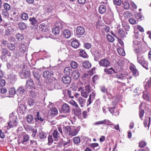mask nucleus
<instances>
[{
  "label": "nucleus",
  "mask_w": 151,
  "mask_h": 151,
  "mask_svg": "<svg viewBox=\"0 0 151 151\" xmlns=\"http://www.w3.org/2000/svg\"><path fill=\"white\" fill-rule=\"evenodd\" d=\"M106 6L104 5H101L99 8V12L101 14L104 13L106 11Z\"/></svg>",
  "instance_id": "nucleus-14"
},
{
  "label": "nucleus",
  "mask_w": 151,
  "mask_h": 151,
  "mask_svg": "<svg viewBox=\"0 0 151 151\" xmlns=\"http://www.w3.org/2000/svg\"><path fill=\"white\" fill-rule=\"evenodd\" d=\"M34 84L33 80L30 79L27 81L26 86L27 88L31 89L33 88Z\"/></svg>",
  "instance_id": "nucleus-12"
},
{
  "label": "nucleus",
  "mask_w": 151,
  "mask_h": 151,
  "mask_svg": "<svg viewBox=\"0 0 151 151\" xmlns=\"http://www.w3.org/2000/svg\"><path fill=\"white\" fill-rule=\"evenodd\" d=\"M4 7L5 10L9 11L11 10V7L10 5L6 3H5L4 5Z\"/></svg>",
  "instance_id": "nucleus-45"
},
{
  "label": "nucleus",
  "mask_w": 151,
  "mask_h": 151,
  "mask_svg": "<svg viewBox=\"0 0 151 151\" xmlns=\"http://www.w3.org/2000/svg\"><path fill=\"white\" fill-rule=\"evenodd\" d=\"M28 46L24 44H21L19 46L20 51L23 54L27 55V52Z\"/></svg>",
  "instance_id": "nucleus-7"
},
{
  "label": "nucleus",
  "mask_w": 151,
  "mask_h": 151,
  "mask_svg": "<svg viewBox=\"0 0 151 151\" xmlns=\"http://www.w3.org/2000/svg\"><path fill=\"white\" fill-rule=\"evenodd\" d=\"M71 80L70 77L69 76H64L62 78L63 82L65 84H69L71 82Z\"/></svg>",
  "instance_id": "nucleus-8"
},
{
  "label": "nucleus",
  "mask_w": 151,
  "mask_h": 151,
  "mask_svg": "<svg viewBox=\"0 0 151 151\" xmlns=\"http://www.w3.org/2000/svg\"><path fill=\"white\" fill-rule=\"evenodd\" d=\"M71 128L69 126H67L65 127L63 129V132L66 134H68L69 135V133L70 132Z\"/></svg>",
  "instance_id": "nucleus-31"
},
{
  "label": "nucleus",
  "mask_w": 151,
  "mask_h": 151,
  "mask_svg": "<svg viewBox=\"0 0 151 151\" xmlns=\"http://www.w3.org/2000/svg\"><path fill=\"white\" fill-rule=\"evenodd\" d=\"M47 134H46L42 131H40L39 132L38 134V137L40 139H42L46 137Z\"/></svg>",
  "instance_id": "nucleus-23"
},
{
  "label": "nucleus",
  "mask_w": 151,
  "mask_h": 151,
  "mask_svg": "<svg viewBox=\"0 0 151 151\" xmlns=\"http://www.w3.org/2000/svg\"><path fill=\"white\" fill-rule=\"evenodd\" d=\"M51 76V73L48 71H45L43 72V76L45 78H49Z\"/></svg>",
  "instance_id": "nucleus-26"
},
{
  "label": "nucleus",
  "mask_w": 151,
  "mask_h": 151,
  "mask_svg": "<svg viewBox=\"0 0 151 151\" xmlns=\"http://www.w3.org/2000/svg\"><path fill=\"white\" fill-rule=\"evenodd\" d=\"M54 139L56 140L58 137H59V133L58 132L57 129L54 130L52 133Z\"/></svg>",
  "instance_id": "nucleus-30"
},
{
  "label": "nucleus",
  "mask_w": 151,
  "mask_h": 151,
  "mask_svg": "<svg viewBox=\"0 0 151 151\" xmlns=\"http://www.w3.org/2000/svg\"><path fill=\"white\" fill-rule=\"evenodd\" d=\"M78 131L77 129L71 128L70 132L69 133V136H75L78 134Z\"/></svg>",
  "instance_id": "nucleus-22"
},
{
  "label": "nucleus",
  "mask_w": 151,
  "mask_h": 151,
  "mask_svg": "<svg viewBox=\"0 0 151 151\" xmlns=\"http://www.w3.org/2000/svg\"><path fill=\"white\" fill-rule=\"evenodd\" d=\"M52 113L53 114L56 115L58 114V111L57 109L55 107H52L51 109Z\"/></svg>",
  "instance_id": "nucleus-52"
},
{
  "label": "nucleus",
  "mask_w": 151,
  "mask_h": 151,
  "mask_svg": "<svg viewBox=\"0 0 151 151\" xmlns=\"http://www.w3.org/2000/svg\"><path fill=\"white\" fill-rule=\"evenodd\" d=\"M114 4L117 5H120L122 3L121 0H114Z\"/></svg>",
  "instance_id": "nucleus-61"
},
{
  "label": "nucleus",
  "mask_w": 151,
  "mask_h": 151,
  "mask_svg": "<svg viewBox=\"0 0 151 151\" xmlns=\"http://www.w3.org/2000/svg\"><path fill=\"white\" fill-rule=\"evenodd\" d=\"M82 66L85 68H90L91 65L88 61H86L82 63Z\"/></svg>",
  "instance_id": "nucleus-28"
},
{
  "label": "nucleus",
  "mask_w": 151,
  "mask_h": 151,
  "mask_svg": "<svg viewBox=\"0 0 151 151\" xmlns=\"http://www.w3.org/2000/svg\"><path fill=\"white\" fill-rule=\"evenodd\" d=\"M63 35L66 38H70L71 35L70 32L68 30H64L63 33Z\"/></svg>",
  "instance_id": "nucleus-19"
},
{
  "label": "nucleus",
  "mask_w": 151,
  "mask_h": 151,
  "mask_svg": "<svg viewBox=\"0 0 151 151\" xmlns=\"http://www.w3.org/2000/svg\"><path fill=\"white\" fill-rule=\"evenodd\" d=\"M73 76L76 79H77L79 77L80 74L76 70L74 71L73 72Z\"/></svg>",
  "instance_id": "nucleus-39"
},
{
  "label": "nucleus",
  "mask_w": 151,
  "mask_h": 151,
  "mask_svg": "<svg viewBox=\"0 0 151 151\" xmlns=\"http://www.w3.org/2000/svg\"><path fill=\"white\" fill-rule=\"evenodd\" d=\"M124 15L126 18H127L130 17L131 15V14L129 12H124Z\"/></svg>",
  "instance_id": "nucleus-56"
},
{
  "label": "nucleus",
  "mask_w": 151,
  "mask_h": 151,
  "mask_svg": "<svg viewBox=\"0 0 151 151\" xmlns=\"http://www.w3.org/2000/svg\"><path fill=\"white\" fill-rule=\"evenodd\" d=\"M113 76L114 78L121 81L124 80L127 78L126 76L124 75L123 74L119 73L117 70L114 73Z\"/></svg>",
  "instance_id": "nucleus-4"
},
{
  "label": "nucleus",
  "mask_w": 151,
  "mask_h": 151,
  "mask_svg": "<svg viewBox=\"0 0 151 151\" xmlns=\"http://www.w3.org/2000/svg\"><path fill=\"white\" fill-rule=\"evenodd\" d=\"M25 91V90L23 86H19L17 89V94L18 95L21 96L23 95Z\"/></svg>",
  "instance_id": "nucleus-11"
},
{
  "label": "nucleus",
  "mask_w": 151,
  "mask_h": 151,
  "mask_svg": "<svg viewBox=\"0 0 151 151\" xmlns=\"http://www.w3.org/2000/svg\"><path fill=\"white\" fill-rule=\"evenodd\" d=\"M85 30L84 28L81 26H79L77 27L76 29V32L77 34L81 35L84 33Z\"/></svg>",
  "instance_id": "nucleus-9"
},
{
  "label": "nucleus",
  "mask_w": 151,
  "mask_h": 151,
  "mask_svg": "<svg viewBox=\"0 0 151 151\" xmlns=\"http://www.w3.org/2000/svg\"><path fill=\"white\" fill-rule=\"evenodd\" d=\"M73 141L75 144H78L80 142V139L78 137H74L73 138Z\"/></svg>",
  "instance_id": "nucleus-55"
},
{
  "label": "nucleus",
  "mask_w": 151,
  "mask_h": 151,
  "mask_svg": "<svg viewBox=\"0 0 151 151\" xmlns=\"http://www.w3.org/2000/svg\"><path fill=\"white\" fill-rule=\"evenodd\" d=\"M123 4L124 5V8L125 9H128L129 8V4L127 2H123Z\"/></svg>",
  "instance_id": "nucleus-53"
},
{
  "label": "nucleus",
  "mask_w": 151,
  "mask_h": 151,
  "mask_svg": "<svg viewBox=\"0 0 151 151\" xmlns=\"http://www.w3.org/2000/svg\"><path fill=\"white\" fill-rule=\"evenodd\" d=\"M104 71L106 74H112V72L111 70H110L109 69L105 68L104 69Z\"/></svg>",
  "instance_id": "nucleus-64"
},
{
  "label": "nucleus",
  "mask_w": 151,
  "mask_h": 151,
  "mask_svg": "<svg viewBox=\"0 0 151 151\" xmlns=\"http://www.w3.org/2000/svg\"><path fill=\"white\" fill-rule=\"evenodd\" d=\"M74 114L77 116H79L81 113V109L79 108V106L76 107L74 110Z\"/></svg>",
  "instance_id": "nucleus-27"
},
{
  "label": "nucleus",
  "mask_w": 151,
  "mask_h": 151,
  "mask_svg": "<svg viewBox=\"0 0 151 151\" xmlns=\"http://www.w3.org/2000/svg\"><path fill=\"white\" fill-rule=\"evenodd\" d=\"M16 39L19 41H22L24 39V37L19 33L17 34L16 36Z\"/></svg>",
  "instance_id": "nucleus-34"
},
{
  "label": "nucleus",
  "mask_w": 151,
  "mask_h": 151,
  "mask_svg": "<svg viewBox=\"0 0 151 151\" xmlns=\"http://www.w3.org/2000/svg\"><path fill=\"white\" fill-rule=\"evenodd\" d=\"M89 93L88 92L86 91L85 90L83 89L81 91V95L83 97L86 98L88 97Z\"/></svg>",
  "instance_id": "nucleus-33"
},
{
  "label": "nucleus",
  "mask_w": 151,
  "mask_h": 151,
  "mask_svg": "<svg viewBox=\"0 0 151 151\" xmlns=\"http://www.w3.org/2000/svg\"><path fill=\"white\" fill-rule=\"evenodd\" d=\"M1 14L3 16H4V17H8L9 16V14L8 12H7V11L3 9L2 10V12Z\"/></svg>",
  "instance_id": "nucleus-49"
},
{
  "label": "nucleus",
  "mask_w": 151,
  "mask_h": 151,
  "mask_svg": "<svg viewBox=\"0 0 151 151\" xmlns=\"http://www.w3.org/2000/svg\"><path fill=\"white\" fill-rule=\"evenodd\" d=\"M99 63L100 66L105 68H107L110 66V62L107 58L102 59L99 62Z\"/></svg>",
  "instance_id": "nucleus-3"
},
{
  "label": "nucleus",
  "mask_w": 151,
  "mask_h": 151,
  "mask_svg": "<svg viewBox=\"0 0 151 151\" xmlns=\"http://www.w3.org/2000/svg\"><path fill=\"white\" fill-rule=\"evenodd\" d=\"M107 38L108 41L111 42H113L114 40V38L110 35H107Z\"/></svg>",
  "instance_id": "nucleus-47"
},
{
  "label": "nucleus",
  "mask_w": 151,
  "mask_h": 151,
  "mask_svg": "<svg viewBox=\"0 0 151 151\" xmlns=\"http://www.w3.org/2000/svg\"><path fill=\"white\" fill-rule=\"evenodd\" d=\"M145 81L146 82V86L147 88L151 86V78L146 79Z\"/></svg>",
  "instance_id": "nucleus-40"
},
{
  "label": "nucleus",
  "mask_w": 151,
  "mask_h": 151,
  "mask_svg": "<svg viewBox=\"0 0 151 151\" xmlns=\"http://www.w3.org/2000/svg\"><path fill=\"white\" fill-rule=\"evenodd\" d=\"M137 62L146 69H148L147 62L145 61V59L143 55L137 53Z\"/></svg>",
  "instance_id": "nucleus-1"
},
{
  "label": "nucleus",
  "mask_w": 151,
  "mask_h": 151,
  "mask_svg": "<svg viewBox=\"0 0 151 151\" xmlns=\"http://www.w3.org/2000/svg\"><path fill=\"white\" fill-rule=\"evenodd\" d=\"M66 93H67V94L69 97L71 98H73L74 97L73 95H72L71 94V91H69L68 90L65 91Z\"/></svg>",
  "instance_id": "nucleus-58"
},
{
  "label": "nucleus",
  "mask_w": 151,
  "mask_h": 151,
  "mask_svg": "<svg viewBox=\"0 0 151 151\" xmlns=\"http://www.w3.org/2000/svg\"><path fill=\"white\" fill-rule=\"evenodd\" d=\"M9 117L10 121L8 123L9 127L11 128L17 126L16 123H17L18 120L17 116H14L13 113L10 114Z\"/></svg>",
  "instance_id": "nucleus-2"
},
{
  "label": "nucleus",
  "mask_w": 151,
  "mask_h": 151,
  "mask_svg": "<svg viewBox=\"0 0 151 151\" xmlns=\"http://www.w3.org/2000/svg\"><path fill=\"white\" fill-rule=\"evenodd\" d=\"M5 81L4 80H0V86L3 87L5 86Z\"/></svg>",
  "instance_id": "nucleus-63"
},
{
  "label": "nucleus",
  "mask_w": 151,
  "mask_h": 151,
  "mask_svg": "<svg viewBox=\"0 0 151 151\" xmlns=\"http://www.w3.org/2000/svg\"><path fill=\"white\" fill-rule=\"evenodd\" d=\"M1 58L2 60H5L6 56H10L11 55L10 52L6 49L3 48L1 52Z\"/></svg>",
  "instance_id": "nucleus-5"
},
{
  "label": "nucleus",
  "mask_w": 151,
  "mask_h": 151,
  "mask_svg": "<svg viewBox=\"0 0 151 151\" xmlns=\"http://www.w3.org/2000/svg\"><path fill=\"white\" fill-rule=\"evenodd\" d=\"M29 139V136L27 135H25L23 137V140L22 141V143L24 145H26Z\"/></svg>",
  "instance_id": "nucleus-25"
},
{
  "label": "nucleus",
  "mask_w": 151,
  "mask_h": 151,
  "mask_svg": "<svg viewBox=\"0 0 151 151\" xmlns=\"http://www.w3.org/2000/svg\"><path fill=\"white\" fill-rule=\"evenodd\" d=\"M26 109V107L24 105L22 104H20L19 106L18 110L20 111L21 113L23 114Z\"/></svg>",
  "instance_id": "nucleus-24"
},
{
  "label": "nucleus",
  "mask_w": 151,
  "mask_h": 151,
  "mask_svg": "<svg viewBox=\"0 0 151 151\" xmlns=\"http://www.w3.org/2000/svg\"><path fill=\"white\" fill-rule=\"evenodd\" d=\"M33 74L34 77L36 79L37 81H39L40 78V76L39 74L35 71H33Z\"/></svg>",
  "instance_id": "nucleus-41"
},
{
  "label": "nucleus",
  "mask_w": 151,
  "mask_h": 151,
  "mask_svg": "<svg viewBox=\"0 0 151 151\" xmlns=\"http://www.w3.org/2000/svg\"><path fill=\"white\" fill-rule=\"evenodd\" d=\"M29 21H30L31 24L33 26L35 27L38 25L37 22L35 17H32L30 18L29 19Z\"/></svg>",
  "instance_id": "nucleus-18"
},
{
  "label": "nucleus",
  "mask_w": 151,
  "mask_h": 151,
  "mask_svg": "<svg viewBox=\"0 0 151 151\" xmlns=\"http://www.w3.org/2000/svg\"><path fill=\"white\" fill-rule=\"evenodd\" d=\"M62 109L63 112L64 113H68L70 112V106L67 104H63L62 106Z\"/></svg>",
  "instance_id": "nucleus-10"
},
{
  "label": "nucleus",
  "mask_w": 151,
  "mask_h": 151,
  "mask_svg": "<svg viewBox=\"0 0 151 151\" xmlns=\"http://www.w3.org/2000/svg\"><path fill=\"white\" fill-rule=\"evenodd\" d=\"M71 46L73 47L76 48L79 46V43L77 40H73L71 42Z\"/></svg>",
  "instance_id": "nucleus-21"
},
{
  "label": "nucleus",
  "mask_w": 151,
  "mask_h": 151,
  "mask_svg": "<svg viewBox=\"0 0 151 151\" xmlns=\"http://www.w3.org/2000/svg\"><path fill=\"white\" fill-rule=\"evenodd\" d=\"M27 120L28 122H31L33 121L34 117L32 115H29L26 117Z\"/></svg>",
  "instance_id": "nucleus-42"
},
{
  "label": "nucleus",
  "mask_w": 151,
  "mask_h": 151,
  "mask_svg": "<svg viewBox=\"0 0 151 151\" xmlns=\"http://www.w3.org/2000/svg\"><path fill=\"white\" fill-rule=\"evenodd\" d=\"M103 124L107 125H113L114 124L109 120L104 119L103 120Z\"/></svg>",
  "instance_id": "nucleus-43"
},
{
  "label": "nucleus",
  "mask_w": 151,
  "mask_h": 151,
  "mask_svg": "<svg viewBox=\"0 0 151 151\" xmlns=\"http://www.w3.org/2000/svg\"><path fill=\"white\" fill-rule=\"evenodd\" d=\"M129 22L130 24H135L136 23L135 20L132 18L130 19H129Z\"/></svg>",
  "instance_id": "nucleus-62"
},
{
  "label": "nucleus",
  "mask_w": 151,
  "mask_h": 151,
  "mask_svg": "<svg viewBox=\"0 0 151 151\" xmlns=\"http://www.w3.org/2000/svg\"><path fill=\"white\" fill-rule=\"evenodd\" d=\"M118 34L119 37H123L125 35L124 32L121 28H119L118 30Z\"/></svg>",
  "instance_id": "nucleus-29"
},
{
  "label": "nucleus",
  "mask_w": 151,
  "mask_h": 151,
  "mask_svg": "<svg viewBox=\"0 0 151 151\" xmlns=\"http://www.w3.org/2000/svg\"><path fill=\"white\" fill-rule=\"evenodd\" d=\"M80 55L83 58H86L87 54L84 50H82L80 52Z\"/></svg>",
  "instance_id": "nucleus-51"
},
{
  "label": "nucleus",
  "mask_w": 151,
  "mask_h": 151,
  "mask_svg": "<svg viewBox=\"0 0 151 151\" xmlns=\"http://www.w3.org/2000/svg\"><path fill=\"white\" fill-rule=\"evenodd\" d=\"M144 110L141 109L139 111V116L140 119H142V118L144 116Z\"/></svg>",
  "instance_id": "nucleus-57"
},
{
  "label": "nucleus",
  "mask_w": 151,
  "mask_h": 151,
  "mask_svg": "<svg viewBox=\"0 0 151 151\" xmlns=\"http://www.w3.org/2000/svg\"><path fill=\"white\" fill-rule=\"evenodd\" d=\"M64 25V24L63 23L60 22H56L55 26L60 30H62L63 28Z\"/></svg>",
  "instance_id": "nucleus-17"
},
{
  "label": "nucleus",
  "mask_w": 151,
  "mask_h": 151,
  "mask_svg": "<svg viewBox=\"0 0 151 151\" xmlns=\"http://www.w3.org/2000/svg\"><path fill=\"white\" fill-rule=\"evenodd\" d=\"M28 103L29 106H32L34 104L35 102L33 100L29 99L28 100Z\"/></svg>",
  "instance_id": "nucleus-60"
},
{
  "label": "nucleus",
  "mask_w": 151,
  "mask_h": 151,
  "mask_svg": "<svg viewBox=\"0 0 151 151\" xmlns=\"http://www.w3.org/2000/svg\"><path fill=\"white\" fill-rule=\"evenodd\" d=\"M129 68L131 70L134 76H137L138 75V72L136 68L134 65L130 66Z\"/></svg>",
  "instance_id": "nucleus-15"
},
{
  "label": "nucleus",
  "mask_w": 151,
  "mask_h": 151,
  "mask_svg": "<svg viewBox=\"0 0 151 151\" xmlns=\"http://www.w3.org/2000/svg\"><path fill=\"white\" fill-rule=\"evenodd\" d=\"M9 93L10 95H13L15 93V90L14 88H10L9 90Z\"/></svg>",
  "instance_id": "nucleus-54"
},
{
  "label": "nucleus",
  "mask_w": 151,
  "mask_h": 151,
  "mask_svg": "<svg viewBox=\"0 0 151 151\" xmlns=\"http://www.w3.org/2000/svg\"><path fill=\"white\" fill-rule=\"evenodd\" d=\"M8 48L11 50H15V47L13 44L11 43L8 44Z\"/></svg>",
  "instance_id": "nucleus-44"
},
{
  "label": "nucleus",
  "mask_w": 151,
  "mask_h": 151,
  "mask_svg": "<svg viewBox=\"0 0 151 151\" xmlns=\"http://www.w3.org/2000/svg\"><path fill=\"white\" fill-rule=\"evenodd\" d=\"M93 54L94 55V59L96 61H97L102 57L101 52L100 50H95L93 52Z\"/></svg>",
  "instance_id": "nucleus-6"
},
{
  "label": "nucleus",
  "mask_w": 151,
  "mask_h": 151,
  "mask_svg": "<svg viewBox=\"0 0 151 151\" xmlns=\"http://www.w3.org/2000/svg\"><path fill=\"white\" fill-rule=\"evenodd\" d=\"M77 101L81 106L83 107L85 106L86 101L84 98L80 97L77 99Z\"/></svg>",
  "instance_id": "nucleus-13"
},
{
  "label": "nucleus",
  "mask_w": 151,
  "mask_h": 151,
  "mask_svg": "<svg viewBox=\"0 0 151 151\" xmlns=\"http://www.w3.org/2000/svg\"><path fill=\"white\" fill-rule=\"evenodd\" d=\"M7 90L5 88H2L1 89V92L2 94V95L1 94V96L2 97L4 98L7 97V96L4 94L7 92Z\"/></svg>",
  "instance_id": "nucleus-36"
},
{
  "label": "nucleus",
  "mask_w": 151,
  "mask_h": 151,
  "mask_svg": "<svg viewBox=\"0 0 151 151\" xmlns=\"http://www.w3.org/2000/svg\"><path fill=\"white\" fill-rule=\"evenodd\" d=\"M21 18L23 20H26L28 18V15L26 13H23L21 15Z\"/></svg>",
  "instance_id": "nucleus-38"
},
{
  "label": "nucleus",
  "mask_w": 151,
  "mask_h": 151,
  "mask_svg": "<svg viewBox=\"0 0 151 151\" xmlns=\"http://www.w3.org/2000/svg\"><path fill=\"white\" fill-rule=\"evenodd\" d=\"M40 28L43 31H45L46 29V25L44 24H40L39 26Z\"/></svg>",
  "instance_id": "nucleus-48"
},
{
  "label": "nucleus",
  "mask_w": 151,
  "mask_h": 151,
  "mask_svg": "<svg viewBox=\"0 0 151 151\" xmlns=\"http://www.w3.org/2000/svg\"><path fill=\"white\" fill-rule=\"evenodd\" d=\"M18 27L21 30H23L26 28V24L23 22H20L18 24Z\"/></svg>",
  "instance_id": "nucleus-32"
},
{
  "label": "nucleus",
  "mask_w": 151,
  "mask_h": 151,
  "mask_svg": "<svg viewBox=\"0 0 151 151\" xmlns=\"http://www.w3.org/2000/svg\"><path fill=\"white\" fill-rule=\"evenodd\" d=\"M34 119L36 122L40 121L42 122L44 120V119L42 118L41 115H40L39 112H37L36 117L34 118Z\"/></svg>",
  "instance_id": "nucleus-20"
},
{
  "label": "nucleus",
  "mask_w": 151,
  "mask_h": 151,
  "mask_svg": "<svg viewBox=\"0 0 151 151\" xmlns=\"http://www.w3.org/2000/svg\"><path fill=\"white\" fill-rule=\"evenodd\" d=\"M52 32L54 35H57L59 34L60 30L55 26L52 29Z\"/></svg>",
  "instance_id": "nucleus-37"
},
{
  "label": "nucleus",
  "mask_w": 151,
  "mask_h": 151,
  "mask_svg": "<svg viewBox=\"0 0 151 151\" xmlns=\"http://www.w3.org/2000/svg\"><path fill=\"white\" fill-rule=\"evenodd\" d=\"M21 75L22 77L23 76V78H27L29 77L30 73L28 71H26L22 73Z\"/></svg>",
  "instance_id": "nucleus-35"
},
{
  "label": "nucleus",
  "mask_w": 151,
  "mask_h": 151,
  "mask_svg": "<svg viewBox=\"0 0 151 151\" xmlns=\"http://www.w3.org/2000/svg\"><path fill=\"white\" fill-rule=\"evenodd\" d=\"M64 72L65 74L69 76L71 75L73 73L71 68L69 67L65 68L64 69Z\"/></svg>",
  "instance_id": "nucleus-16"
},
{
  "label": "nucleus",
  "mask_w": 151,
  "mask_h": 151,
  "mask_svg": "<svg viewBox=\"0 0 151 151\" xmlns=\"http://www.w3.org/2000/svg\"><path fill=\"white\" fill-rule=\"evenodd\" d=\"M71 67L74 69H76L78 67V64L75 61H72L70 64Z\"/></svg>",
  "instance_id": "nucleus-46"
},
{
  "label": "nucleus",
  "mask_w": 151,
  "mask_h": 151,
  "mask_svg": "<svg viewBox=\"0 0 151 151\" xmlns=\"http://www.w3.org/2000/svg\"><path fill=\"white\" fill-rule=\"evenodd\" d=\"M70 104L73 106H75L76 107H78V106L76 103L73 100L70 101Z\"/></svg>",
  "instance_id": "nucleus-59"
},
{
  "label": "nucleus",
  "mask_w": 151,
  "mask_h": 151,
  "mask_svg": "<svg viewBox=\"0 0 151 151\" xmlns=\"http://www.w3.org/2000/svg\"><path fill=\"white\" fill-rule=\"evenodd\" d=\"M117 51L118 54L120 55L124 56L125 54L123 49H118L117 50Z\"/></svg>",
  "instance_id": "nucleus-50"
}]
</instances>
